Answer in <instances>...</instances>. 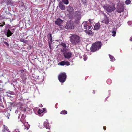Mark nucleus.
Wrapping results in <instances>:
<instances>
[{
  "label": "nucleus",
  "instance_id": "1",
  "mask_svg": "<svg viewBox=\"0 0 132 132\" xmlns=\"http://www.w3.org/2000/svg\"><path fill=\"white\" fill-rule=\"evenodd\" d=\"M66 46L64 43H62L60 45H58L57 47V48L61 47V51L62 52H64L63 55L64 57L67 59H69L71 56L72 54L70 52H64L66 51Z\"/></svg>",
  "mask_w": 132,
  "mask_h": 132
},
{
  "label": "nucleus",
  "instance_id": "2",
  "mask_svg": "<svg viewBox=\"0 0 132 132\" xmlns=\"http://www.w3.org/2000/svg\"><path fill=\"white\" fill-rule=\"evenodd\" d=\"M80 38L77 35H71L70 37V41L72 44L76 45L80 42Z\"/></svg>",
  "mask_w": 132,
  "mask_h": 132
},
{
  "label": "nucleus",
  "instance_id": "3",
  "mask_svg": "<svg viewBox=\"0 0 132 132\" xmlns=\"http://www.w3.org/2000/svg\"><path fill=\"white\" fill-rule=\"evenodd\" d=\"M101 45L102 44L101 42H96L92 44L90 48V50L92 52L95 51L100 48Z\"/></svg>",
  "mask_w": 132,
  "mask_h": 132
},
{
  "label": "nucleus",
  "instance_id": "4",
  "mask_svg": "<svg viewBox=\"0 0 132 132\" xmlns=\"http://www.w3.org/2000/svg\"><path fill=\"white\" fill-rule=\"evenodd\" d=\"M103 7L107 11L109 12H112L115 10L114 5H110L108 4H106Z\"/></svg>",
  "mask_w": 132,
  "mask_h": 132
},
{
  "label": "nucleus",
  "instance_id": "5",
  "mask_svg": "<svg viewBox=\"0 0 132 132\" xmlns=\"http://www.w3.org/2000/svg\"><path fill=\"white\" fill-rule=\"evenodd\" d=\"M67 76L66 73H61L58 76V79L59 81L61 82H63L65 81Z\"/></svg>",
  "mask_w": 132,
  "mask_h": 132
},
{
  "label": "nucleus",
  "instance_id": "6",
  "mask_svg": "<svg viewBox=\"0 0 132 132\" xmlns=\"http://www.w3.org/2000/svg\"><path fill=\"white\" fill-rule=\"evenodd\" d=\"M65 27L66 29H73L74 28L73 23L71 21H68Z\"/></svg>",
  "mask_w": 132,
  "mask_h": 132
},
{
  "label": "nucleus",
  "instance_id": "7",
  "mask_svg": "<svg viewBox=\"0 0 132 132\" xmlns=\"http://www.w3.org/2000/svg\"><path fill=\"white\" fill-rule=\"evenodd\" d=\"M88 23L87 21L84 22L81 25V27L82 29L85 30L90 29L91 28V26H88Z\"/></svg>",
  "mask_w": 132,
  "mask_h": 132
},
{
  "label": "nucleus",
  "instance_id": "8",
  "mask_svg": "<svg viewBox=\"0 0 132 132\" xmlns=\"http://www.w3.org/2000/svg\"><path fill=\"white\" fill-rule=\"evenodd\" d=\"M59 6L60 8L62 10H64L65 9V6L63 4L62 2L60 1L59 4Z\"/></svg>",
  "mask_w": 132,
  "mask_h": 132
},
{
  "label": "nucleus",
  "instance_id": "9",
  "mask_svg": "<svg viewBox=\"0 0 132 132\" xmlns=\"http://www.w3.org/2000/svg\"><path fill=\"white\" fill-rule=\"evenodd\" d=\"M67 10L69 13V14H71L73 11L74 9L71 6H68L67 8Z\"/></svg>",
  "mask_w": 132,
  "mask_h": 132
},
{
  "label": "nucleus",
  "instance_id": "10",
  "mask_svg": "<svg viewBox=\"0 0 132 132\" xmlns=\"http://www.w3.org/2000/svg\"><path fill=\"white\" fill-rule=\"evenodd\" d=\"M63 21L59 18L57 19L56 21H55V24L58 25L60 26H61V24L62 22Z\"/></svg>",
  "mask_w": 132,
  "mask_h": 132
},
{
  "label": "nucleus",
  "instance_id": "11",
  "mask_svg": "<svg viewBox=\"0 0 132 132\" xmlns=\"http://www.w3.org/2000/svg\"><path fill=\"white\" fill-rule=\"evenodd\" d=\"M109 19L107 16L105 17L102 22L106 24H108L109 22Z\"/></svg>",
  "mask_w": 132,
  "mask_h": 132
},
{
  "label": "nucleus",
  "instance_id": "12",
  "mask_svg": "<svg viewBox=\"0 0 132 132\" xmlns=\"http://www.w3.org/2000/svg\"><path fill=\"white\" fill-rule=\"evenodd\" d=\"M100 27V25L99 23H96L94 26V30H97L99 29Z\"/></svg>",
  "mask_w": 132,
  "mask_h": 132
},
{
  "label": "nucleus",
  "instance_id": "13",
  "mask_svg": "<svg viewBox=\"0 0 132 132\" xmlns=\"http://www.w3.org/2000/svg\"><path fill=\"white\" fill-rule=\"evenodd\" d=\"M85 31L86 34L92 36L93 35V33L91 30H85Z\"/></svg>",
  "mask_w": 132,
  "mask_h": 132
},
{
  "label": "nucleus",
  "instance_id": "14",
  "mask_svg": "<svg viewBox=\"0 0 132 132\" xmlns=\"http://www.w3.org/2000/svg\"><path fill=\"white\" fill-rule=\"evenodd\" d=\"M44 126L46 128H50V127L49 126V124L47 122H44Z\"/></svg>",
  "mask_w": 132,
  "mask_h": 132
},
{
  "label": "nucleus",
  "instance_id": "15",
  "mask_svg": "<svg viewBox=\"0 0 132 132\" xmlns=\"http://www.w3.org/2000/svg\"><path fill=\"white\" fill-rule=\"evenodd\" d=\"M117 30V28H113V30L112 31V33L113 34L112 36H115L116 35V31Z\"/></svg>",
  "mask_w": 132,
  "mask_h": 132
},
{
  "label": "nucleus",
  "instance_id": "16",
  "mask_svg": "<svg viewBox=\"0 0 132 132\" xmlns=\"http://www.w3.org/2000/svg\"><path fill=\"white\" fill-rule=\"evenodd\" d=\"M13 34L9 29L7 30V37H9L11 36Z\"/></svg>",
  "mask_w": 132,
  "mask_h": 132
},
{
  "label": "nucleus",
  "instance_id": "17",
  "mask_svg": "<svg viewBox=\"0 0 132 132\" xmlns=\"http://www.w3.org/2000/svg\"><path fill=\"white\" fill-rule=\"evenodd\" d=\"M62 2L65 4L67 5L69 4L68 0H62Z\"/></svg>",
  "mask_w": 132,
  "mask_h": 132
},
{
  "label": "nucleus",
  "instance_id": "18",
  "mask_svg": "<svg viewBox=\"0 0 132 132\" xmlns=\"http://www.w3.org/2000/svg\"><path fill=\"white\" fill-rule=\"evenodd\" d=\"M117 12H119V13H120L122 11H123V10H122V9L121 8H120V9H117Z\"/></svg>",
  "mask_w": 132,
  "mask_h": 132
},
{
  "label": "nucleus",
  "instance_id": "19",
  "mask_svg": "<svg viewBox=\"0 0 132 132\" xmlns=\"http://www.w3.org/2000/svg\"><path fill=\"white\" fill-rule=\"evenodd\" d=\"M20 42L23 43H26L27 42V40H25L24 39L21 38L20 39Z\"/></svg>",
  "mask_w": 132,
  "mask_h": 132
},
{
  "label": "nucleus",
  "instance_id": "20",
  "mask_svg": "<svg viewBox=\"0 0 132 132\" xmlns=\"http://www.w3.org/2000/svg\"><path fill=\"white\" fill-rule=\"evenodd\" d=\"M58 64H60L61 65H65V61H62L58 63Z\"/></svg>",
  "mask_w": 132,
  "mask_h": 132
},
{
  "label": "nucleus",
  "instance_id": "21",
  "mask_svg": "<svg viewBox=\"0 0 132 132\" xmlns=\"http://www.w3.org/2000/svg\"><path fill=\"white\" fill-rule=\"evenodd\" d=\"M131 2V1L130 0H127L125 2V3L127 5L130 4Z\"/></svg>",
  "mask_w": 132,
  "mask_h": 132
},
{
  "label": "nucleus",
  "instance_id": "22",
  "mask_svg": "<svg viewBox=\"0 0 132 132\" xmlns=\"http://www.w3.org/2000/svg\"><path fill=\"white\" fill-rule=\"evenodd\" d=\"M76 20H80L81 18V16L80 15H79L77 16H76Z\"/></svg>",
  "mask_w": 132,
  "mask_h": 132
},
{
  "label": "nucleus",
  "instance_id": "23",
  "mask_svg": "<svg viewBox=\"0 0 132 132\" xmlns=\"http://www.w3.org/2000/svg\"><path fill=\"white\" fill-rule=\"evenodd\" d=\"M48 35L49 36V38H49L50 41L51 42L52 41L51 35V34H48Z\"/></svg>",
  "mask_w": 132,
  "mask_h": 132
},
{
  "label": "nucleus",
  "instance_id": "24",
  "mask_svg": "<svg viewBox=\"0 0 132 132\" xmlns=\"http://www.w3.org/2000/svg\"><path fill=\"white\" fill-rule=\"evenodd\" d=\"M67 111L64 110L62 111H61V114H67Z\"/></svg>",
  "mask_w": 132,
  "mask_h": 132
},
{
  "label": "nucleus",
  "instance_id": "25",
  "mask_svg": "<svg viewBox=\"0 0 132 132\" xmlns=\"http://www.w3.org/2000/svg\"><path fill=\"white\" fill-rule=\"evenodd\" d=\"M65 65H70V63H69L67 61H65Z\"/></svg>",
  "mask_w": 132,
  "mask_h": 132
},
{
  "label": "nucleus",
  "instance_id": "26",
  "mask_svg": "<svg viewBox=\"0 0 132 132\" xmlns=\"http://www.w3.org/2000/svg\"><path fill=\"white\" fill-rule=\"evenodd\" d=\"M109 56L110 59H111L112 61H113L115 59H114V58L113 57V56H111V55H110Z\"/></svg>",
  "mask_w": 132,
  "mask_h": 132
},
{
  "label": "nucleus",
  "instance_id": "27",
  "mask_svg": "<svg viewBox=\"0 0 132 132\" xmlns=\"http://www.w3.org/2000/svg\"><path fill=\"white\" fill-rule=\"evenodd\" d=\"M125 10L126 12L125 14L126 15V16L125 17V15H124V18L125 17H126L128 15V11H127V10L126 9ZM124 14H125V13Z\"/></svg>",
  "mask_w": 132,
  "mask_h": 132
},
{
  "label": "nucleus",
  "instance_id": "28",
  "mask_svg": "<svg viewBox=\"0 0 132 132\" xmlns=\"http://www.w3.org/2000/svg\"><path fill=\"white\" fill-rule=\"evenodd\" d=\"M4 43L7 46V47H8L9 46V44L8 43H7V42H4Z\"/></svg>",
  "mask_w": 132,
  "mask_h": 132
},
{
  "label": "nucleus",
  "instance_id": "29",
  "mask_svg": "<svg viewBox=\"0 0 132 132\" xmlns=\"http://www.w3.org/2000/svg\"><path fill=\"white\" fill-rule=\"evenodd\" d=\"M43 112V111L42 110H39L38 111V113L39 114H40Z\"/></svg>",
  "mask_w": 132,
  "mask_h": 132
},
{
  "label": "nucleus",
  "instance_id": "30",
  "mask_svg": "<svg viewBox=\"0 0 132 132\" xmlns=\"http://www.w3.org/2000/svg\"><path fill=\"white\" fill-rule=\"evenodd\" d=\"M1 24L0 25L1 27H3V26L5 24L4 22H3L2 24H1Z\"/></svg>",
  "mask_w": 132,
  "mask_h": 132
},
{
  "label": "nucleus",
  "instance_id": "31",
  "mask_svg": "<svg viewBox=\"0 0 132 132\" xmlns=\"http://www.w3.org/2000/svg\"><path fill=\"white\" fill-rule=\"evenodd\" d=\"M49 46L50 49H51V44L49 43Z\"/></svg>",
  "mask_w": 132,
  "mask_h": 132
},
{
  "label": "nucleus",
  "instance_id": "32",
  "mask_svg": "<svg viewBox=\"0 0 132 132\" xmlns=\"http://www.w3.org/2000/svg\"><path fill=\"white\" fill-rule=\"evenodd\" d=\"M84 60L86 61L87 59V57H86V56H85H85H84Z\"/></svg>",
  "mask_w": 132,
  "mask_h": 132
},
{
  "label": "nucleus",
  "instance_id": "33",
  "mask_svg": "<svg viewBox=\"0 0 132 132\" xmlns=\"http://www.w3.org/2000/svg\"><path fill=\"white\" fill-rule=\"evenodd\" d=\"M4 128L5 129L7 130V128L6 126H5L4 125Z\"/></svg>",
  "mask_w": 132,
  "mask_h": 132
},
{
  "label": "nucleus",
  "instance_id": "34",
  "mask_svg": "<svg viewBox=\"0 0 132 132\" xmlns=\"http://www.w3.org/2000/svg\"><path fill=\"white\" fill-rule=\"evenodd\" d=\"M24 70H20V72L21 73H23L24 72Z\"/></svg>",
  "mask_w": 132,
  "mask_h": 132
},
{
  "label": "nucleus",
  "instance_id": "35",
  "mask_svg": "<svg viewBox=\"0 0 132 132\" xmlns=\"http://www.w3.org/2000/svg\"><path fill=\"white\" fill-rule=\"evenodd\" d=\"M130 40L131 41H132V37H130Z\"/></svg>",
  "mask_w": 132,
  "mask_h": 132
},
{
  "label": "nucleus",
  "instance_id": "36",
  "mask_svg": "<svg viewBox=\"0 0 132 132\" xmlns=\"http://www.w3.org/2000/svg\"><path fill=\"white\" fill-rule=\"evenodd\" d=\"M88 20H89V22H91V21H92L90 19H89Z\"/></svg>",
  "mask_w": 132,
  "mask_h": 132
},
{
  "label": "nucleus",
  "instance_id": "37",
  "mask_svg": "<svg viewBox=\"0 0 132 132\" xmlns=\"http://www.w3.org/2000/svg\"><path fill=\"white\" fill-rule=\"evenodd\" d=\"M106 128V127H104V130H105Z\"/></svg>",
  "mask_w": 132,
  "mask_h": 132
},
{
  "label": "nucleus",
  "instance_id": "38",
  "mask_svg": "<svg viewBox=\"0 0 132 132\" xmlns=\"http://www.w3.org/2000/svg\"><path fill=\"white\" fill-rule=\"evenodd\" d=\"M7 117L8 118V119L9 118V116L7 115Z\"/></svg>",
  "mask_w": 132,
  "mask_h": 132
},
{
  "label": "nucleus",
  "instance_id": "39",
  "mask_svg": "<svg viewBox=\"0 0 132 132\" xmlns=\"http://www.w3.org/2000/svg\"><path fill=\"white\" fill-rule=\"evenodd\" d=\"M79 13V12L78 11H76V13Z\"/></svg>",
  "mask_w": 132,
  "mask_h": 132
},
{
  "label": "nucleus",
  "instance_id": "40",
  "mask_svg": "<svg viewBox=\"0 0 132 132\" xmlns=\"http://www.w3.org/2000/svg\"><path fill=\"white\" fill-rule=\"evenodd\" d=\"M3 131H5V129L4 130H3Z\"/></svg>",
  "mask_w": 132,
  "mask_h": 132
},
{
  "label": "nucleus",
  "instance_id": "41",
  "mask_svg": "<svg viewBox=\"0 0 132 132\" xmlns=\"http://www.w3.org/2000/svg\"><path fill=\"white\" fill-rule=\"evenodd\" d=\"M118 8H119V7L118 6Z\"/></svg>",
  "mask_w": 132,
  "mask_h": 132
}]
</instances>
